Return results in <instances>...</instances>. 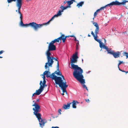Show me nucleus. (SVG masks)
I'll use <instances>...</instances> for the list:
<instances>
[{
	"mask_svg": "<svg viewBox=\"0 0 128 128\" xmlns=\"http://www.w3.org/2000/svg\"><path fill=\"white\" fill-rule=\"evenodd\" d=\"M78 53L76 52L74 54H73L72 57V59L70 58L71 60L70 63L72 68L74 70L73 74L74 77L81 84H84L83 85V87L86 88L88 91V89L86 86L84 84L85 83V80L84 79V77L82 74L83 71L81 68L78 67V65H75L73 64L76 63L77 62V59L78 58L77 56Z\"/></svg>",
	"mask_w": 128,
	"mask_h": 128,
	"instance_id": "1",
	"label": "nucleus"
},
{
	"mask_svg": "<svg viewBox=\"0 0 128 128\" xmlns=\"http://www.w3.org/2000/svg\"><path fill=\"white\" fill-rule=\"evenodd\" d=\"M49 69H48V71H45L44 72V75H46V77L48 78L49 77L51 78L52 80H54L56 84L58 85L61 88L62 90V93L61 94L63 96L64 95V93L65 92L67 94L66 88L68 86V85H66V83L65 81H63L62 78L60 77L57 76L53 74H50V72L49 71Z\"/></svg>",
	"mask_w": 128,
	"mask_h": 128,
	"instance_id": "2",
	"label": "nucleus"
},
{
	"mask_svg": "<svg viewBox=\"0 0 128 128\" xmlns=\"http://www.w3.org/2000/svg\"><path fill=\"white\" fill-rule=\"evenodd\" d=\"M47 56V62L46 63L44 67L46 69L48 68V69H49V67H52V65L54 63L53 60L54 59V57L52 56L51 54L46 53Z\"/></svg>",
	"mask_w": 128,
	"mask_h": 128,
	"instance_id": "3",
	"label": "nucleus"
},
{
	"mask_svg": "<svg viewBox=\"0 0 128 128\" xmlns=\"http://www.w3.org/2000/svg\"><path fill=\"white\" fill-rule=\"evenodd\" d=\"M32 106L35 107L34 108H33L32 109L34 111L33 112L34 114L36 116L38 120H39L40 119H41V114L39 113L40 111V106L36 102Z\"/></svg>",
	"mask_w": 128,
	"mask_h": 128,
	"instance_id": "4",
	"label": "nucleus"
},
{
	"mask_svg": "<svg viewBox=\"0 0 128 128\" xmlns=\"http://www.w3.org/2000/svg\"><path fill=\"white\" fill-rule=\"evenodd\" d=\"M56 50V46L54 45V44L51 42L49 44L48 49L46 53L51 54L50 51L55 50Z\"/></svg>",
	"mask_w": 128,
	"mask_h": 128,
	"instance_id": "5",
	"label": "nucleus"
},
{
	"mask_svg": "<svg viewBox=\"0 0 128 128\" xmlns=\"http://www.w3.org/2000/svg\"><path fill=\"white\" fill-rule=\"evenodd\" d=\"M126 2V1H124L123 2H120L116 0L115 2H113L108 5H106L105 6H103L100 8V10H103L107 6H113V5H120V4H124Z\"/></svg>",
	"mask_w": 128,
	"mask_h": 128,
	"instance_id": "6",
	"label": "nucleus"
},
{
	"mask_svg": "<svg viewBox=\"0 0 128 128\" xmlns=\"http://www.w3.org/2000/svg\"><path fill=\"white\" fill-rule=\"evenodd\" d=\"M30 26L33 28L35 30H37L38 28H41L43 24H37L36 22H32L30 23Z\"/></svg>",
	"mask_w": 128,
	"mask_h": 128,
	"instance_id": "7",
	"label": "nucleus"
},
{
	"mask_svg": "<svg viewBox=\"0 0 128 128\" xmlns=\"http://www.w3.org/2000/svg\"><path fill=\"white\" fill-rule=\"evenodd\" d=\"M38 121L40 126L42 128L44 126L45 123L47 122V121L46 120H43L42 118L41 119H40Z\"/></svg>",
	"mask_w": 128,
	"mask_h": 128,
	"instance_id": "8",
	"label": "nucleus"
},
{
	"mask_svg": "<svg viewBox=\"0 0 128 128\" xmlns=\"http://www.w3.org/2000/svg\"><path fill=\"white\" fill-rule=\"evenodd\" d=\"M93 24L96 27V28L95 30V33L96 34H98V32L99 31V28L98 27V26L97 23L96 22H94Z\"/></svg>",
	"mask_w": 128,
	"mask_h": 128,
	"instance_id": "9",
	"label": "nucleus"
},
{
	"mask_svg": "<svg viewBox=\"0 0 128 128\" xmlns=\"http://www.w3.org/2000/svg\"><path fill=\"white\" fill-rule=\"evenodd\" d=\"M100 44V46L102 48V47L103 48L105 49V47H107V46H106L103 43L101 42V41L99 39H97L96 40Z\"/></svg>",
	"mask_w": 128,
	"mask_h": 128,
	"instance_id": "10",
	"label": "nucleus"
},
{
	"mask_svg": "<svg viewBox=\"0 0 128 128\" xmlns=\"http://www.w3.org/2000/svg\"><path fill=\"white\" fill-rule=\"evenodd\" d=\"M120 52L118 51L116 52L114 51L112 55L113 56L114 58H116L120 57Z\"/></svg>",
	"mask_w": 128,
	"mask_h": 128,
	"instance_id": "11",
	"label": "nucleus"
},
{
	"mask_svg": "<svg viewBox=\"0 0 128 128\" xmlns=\"http://www.w3.org/2000/svg\"><path fill=\"white\" fill-rule=\"evenodd\" d=\"M22 5V3L18 2L17 3H16V6L18 7V10H16V12L20 11V9L21 8Z\"/></svg>",
	"mask_w": 128,
	"mask_h": 128,
	"instance_id": "12",
	"label": "nucleus"
},
{
	"mask_svg": "<svg viewBox=\"0 0 128 128\" xmlns=\"http://www.w3.org/2000/svg\"><path fill=\"white\" fill-rule=\"evenodd\" d=\"M43 90L42 88L40 86V88L38 90H36V95H40Z\"/></svg>",
	"mask_w": 128,
	"mask_h": 128,
	"instance_id": "13",
	"label": "nucleus"
},
{
	"mask_svg": "<svg viewBox=\"0 0 128 128\" xmlns=\"http://www.w3.org/2000/svg\"><path fill=\"white\" fill-rule=\"evenodd\" d=\"M60 39V40H62L63 42H64L66 39L65 36L64 34H62L61 36L60 37H59Z\"/></svg>",
	"mask_w": 128,
	"mask_h": 128,
	"instance_id": "14",
	"label": "nucleus"
},
{
	"mask_svg": "<svg viewBox=\"0 0 128 128\" xmlns=\"http://www.w3.org/2000/svg\"><path fill=\"white\" fill-rule=\"evenodd\" d=\"M72 103H68L67 104H64L63 106V108L65 110L69 109L70 106V105Z\"/></svg>",
	"mask_w": 128,
	"mask_h": 128,
	"instance_id": "15",
	"label": "nucleus"
},
{
	"mask_svg": "<svg viewBox=\"0 0 128 128\" xmlns=\"http://www.w3.org/2000/svg\"><path fill=\"white\" fill-rule=\"evenodd\" d=\"M74 2H75V0H71L67 1L68 6L69 7V8L71 7L70 5L73 3Z\"/></svg>",
	"mask_w": 128,
	"mask_h": 128,
	"instance_id": "16",
	"label": "nucleus"
},
{
	"mask_svg": "<svg viewBox=\"0 0 128 128\" xmlns=\"http://www.w3.org/2000/svg\"><path fill=\"white\" fill-rule=\"evenodd\" d=\"M72 107L74 108H76V105L78 103V102L76 101L73 100L72 102Z\"/></svg>",
	"mask_w": 128,
	"mask_h": 128,
	"instance_id": "17",
	"label": "nucleus"
},
{
	"mask_svg": "<svg viewBox=\"0 0 128 128\" xmlns=\"http://www.w3.org/2000/svg\"><path fill=\"white\" fill-rule=\"evenodd\" d=\"M105 49L107 51L108 54H112L113 53V52L114 51L112 50H109L108 47H105Z\"/></svg>",
	"mask_w": 128,
	"mask_h": 128,
	"instance_id": "18",
	"label": "nucleus"
},
{
	"mask_svg": "<svg viewBox=\"0 0 128 128\" xmlns=\"http://www.w3.org/2000/svg\"><path fill=\"white\" fill-rule=\"evenodd\" d=\"M46 81L45 79H44V80H43V82L42 84V81H40V86L42 87V88H43L44 87V85L46 84Z\"/></svg>",
	"mask_w": 128,
	"mask_h": 128,
	"instance_id": "19",
	"label": "nucleus"
},
{
	"mask_svg": "<svg viewBox=\"0 0 128 128\" xmlns=\"http://www.w3.org/2000/svg\"><path fill=\"white\" fill-rule=\"evenodd\" d=\"M68 8H69V7L68 6H62V5L60 7V8L62 10V11H64V10Z\"/></svg>",
	"mask_w": 128,
	"mask_h": 128,
	"instance_id": "20",
	"label": "nucleus"
},
{
	"mask_svg": "<svg viewBox=\"0 0 128 128\" xmlns=\"http://www.w3.org/2000/svg\"><path fill=\"white\" fill-rule=\"evenodd\" d=\"M91 34H92L94 38V40H96L97 39V38L98 37L97 34H96L95 33V35L94 34V33L92 31L91 32Z\"/></svg>",
	"mask_w": 128,
	"mask_h": 128,
	"instance_id": "21",
	"label": "nucleus"
},
{
	"mask_svg": "<svg viewBox=\"0 0 128 128\" xmlns=\"http://www.w3.org/2000/svg\"><path fill=\"white\" fill-rule=\"evenodd\" d=\"M84 2H82L78 4L76 6L78 8L80 6H82V5L84 4Z\"/></svg>",
	"mask_w": 128,
	"mask_h": 128,
	"instance_id": "22",
	"label": "nucleus"
},
{
	"mask_svg": "<svg viewBox=\"0 0 128 128\" xmlns=\"http://www.w3.org/2000/svg\"><path fill=\"white\" fill-rule=\"evenodd\" d=\"M59 40H60V39L59 38H58L56 39H55L51 42L54 44L56 42H59Z\"/></svg>",
	"mask_w": 128,
	"mask_h": 128,
	"instance_id": "23",
	"label": "nucleus"
},
{
	"mask_svg": "<svg viewBox=\"0 0 128 128\" xmlns=\"http://www.w3.org/2000/svg\"><path fill=\"white\" fill-rule=\"evenodd\" d=\"M63 11H62V10H59L58 12L57 13V14L59 16H61L62 14V12H63Z\"/></svg>",
	"mask_w": 128,
	"mask_h": 128,
	"instance_id": "24",
	"label": "nucleus"
},
{
	"mask_svg": "<svg viewBox=\"0 0 128 128\" xmlns=\"http://www.w3.org/2000/svg\"><path fill=\"white\" fill-rule=\"evenodd\" d=\"M58 70V73H56V74L58 76L59 75L61 76L62 77V78L63 80H65L64 79V76L63 75H62V74L59 71V70Z\"/></svg>",
	"mask_w": 128,
	"mask_h": 128,
	"instance_id": "25",
	"label": "nucleus"
},
{
	"mask_svg": "<svg viewBox=\"0 0 128 128\" xmlns=\"http://www.w3.org/2000/svg\"><path fill=\"white\" fill-rule=\"evenodd\" d=\"M54 60H55L57 61V70H59V64L58 63V60L56 58H55L54 57Z\"/></svg>",
	"mask_w": 128,
	"mask_h": 128,
	"instance_id": "26",
	"label": "nucleus"
},
{
	"mask_svg": "<svg viewBox=\"0 0 128 128\" xmlns=\"http://www.w3.org/2000/svg\"><path fill=\"white\" fill-rule=\"evenodd\" d=\"M16 0H7V1L8 3H11L12 2H15ZM18 2V0H17L16 3Z\"/></svg>",
	"mask_w": 128,
	"mask_h": 128,
	"instance_id": "27",
	"label": "nucleus"
},
{
	"mask_svg": "<svg viewBox=\"0 0 128 128\" xmlns=\"http://www.w3.org/2000/svg\"><path fill=\"white\" fill-rule=\"evenodd\" d=\"M123 54L124 56L125 55L126 56V58H128V53L126 52H124Z\"/></svg>",
	"mask_w": 128,
	"mask_h": 128,
	"instance_id": "28",
	"label": "nucleus"
},
{
	"mask_svg": "<svg viewBox=\"0 0 128 128\" xmlns=\"http://www.w3.org/2000/svg\"><path fill=\"white\" fill-rule=\"evenodd\" d=\"M20 25L22 26H23L24 25V24L23 23V22H22V20H20Z\"/></svg>",
	"mask_w": 128,
	"mask_h": 128,
	"instance_id": "29",
	"label": "nucleus"
},
{
	"mask_svg": "<svg viewBox=\"0 0 128 128\" xmlns=\"http://www.w3.org/2000/svg\"><path fill=\"white\" fill-rule=\"evenodd\" d=\"M51 21L50 20L47 22L45 23H44V24H43V26L44 25H46V24H49L50 23V22Z\"/></svg>",
	"mask_w": 128,
	"mask_h": 128,
	"instance_id": "30",
	"label": "nucleus"
},
{
	"mask_svg": "<svg viewBox=\"0 0 128 128\" xmlns=\"http://www.w3.org/2000/svg\"><path fill=\"white\" fill-rule=\"evenodd\" d=\"M4 51V50H2L0 51V54H2ZM2 58V57L0 56V58Z\"/></svg>",
	"mask_w": 128,
	"mask_h": 128,
	"instance_id": "31",
	"label": "nucleus"
},
{
	"mask_svg": "<svg viewBox=\"0 0 128 128\" xmlns=\"http://www.w3.org/2000/svg\"><path fill=\"white\" fill-rule=\"evenodd\" d=\"M123 63V62L122 61H119V63L118 64V68H119V66L121 64Z\"/></svg>",
	"mask_w": 128,
	"mask_h": 128,
	"instance_id": "32",
	"label": "nucleus"
},
{
	"mask_svg": "<svg viewBox=\"0 0 128 128\" xmlns=\"http://www.w3.org/2000/svg\"><path fill=\"white\" fill-rule=\"evenodd\" d=\"M97 12H96V11L94 13V18H95L96 17V16L98 14V13H97Z\"/></svg>",
	"mask_w": 128,
	"mask_h": 128,
	"instance_id": "33",
	"label": "nucleus"
},
{
	"mask_svg": "<svg viewBox=\"0 0 128 128\" xmlns=\"http://www.w3.org/2000/svg\"><path fill=\"white\" fill-rule=\"evenodd\" d=\"M30 26V23L28 24H24L23 26Z\"/></svg>",
	"mask_w": 128,
	"mask_h": 128,
	"instance_id": "34",
	"label": "nucleus"
},
{
	"mask_svg": "<svg viewBox=\"0 0 128 128\" xmlns=\"http://www.w3.org/2000/svg\"><path fill=\"white\" fill-rule=\"evenodd\" d=\"M20 20H22V14H21V15H20Z\"/></svg>",
	"mask_w": 128,
	"mask_h": 128,
	"instance_id": "35",
	"label": "nucleus"
},
{
	"mask_svg": "<svg viewBox=\"0 0 128 128\" xmlns=\"http://www.w3.org/2000/svg\"><path fill=\"white\" fill-rule=\"evenodd\" d=\"M61 110L60 109H59L58 110V112L59 113V114H61Z\"/></svg>",
	"mask_w": 128,
	"mask_h": 128,
	"instance_id": "36",
	"label": "nucleus"
},
{
	"mask_svg": "<svg viewBox=\"0 0 128 128\" xmlns=\"http://www.w3.org/2000/svg\"><path fill=\"white\" fill-rule=\"evenodd\" d=\"M54 16L55 17H58V16H59L57 14L54 15Z\"/></svg>",
	"mask_w": 128,
	"mask_h": 128,
	"instance_id": "37",
	"label": "nucleus"
},
{
	"mask_svg": "<svg viewBox=\"0 0 128 128\" xmlns=\"http://www.w3.org/2000/svg\"><path fill=\"white\" fill-rule=\"evenodd\" d=\"M55 17H54V16L53 17H52V18H51L50 19V20L51 21L52 20L55 18Z\"/></svg>",
	"mask_w": 128,
	"mask_h": 128,
	"instance_id": "38",
	"label": "nucleus"
},
{
	"mask_svg": "<svg viewBox=\"0 0 128 128\" xmlns=\"http://www.w3.org/2000/svg\"><path fill=\"white\" fill-rule=\"evenodd\" d=\"M55 17H54V16L53 17H52V18H51L50 19V20L51 21L52 20L55 18Z\"/></svg>",
	"mask_w": 128,
	"mask_h": 128,
	"instance_id": "39",
	"label": "nucleus"
},
{
	"mask_svg": "<svg viewBox=\"0 0 128 128\" xmlns=\"http://www.w3.org/2000/svg\"><path fill=\"white\" fill-rule=\"evenodd\" d=\"M67 1L66 0H65L63 4H64H64H66V3H67Z\"/></svg>",
	"mask_w": 128,
	"mask_h": 128,
	"instance_id": "40",
	"label": "nucleus"
},
{
	"mask_svg": "<svg viewBox=\"0 0 128 128\" xmlns=\"http://www.w3.org/2000/svg\"><path fill=\"white\" fill-rule=\"evenodd\" d=\"M78 45L76 44V50H78Z\"/></svg>",
	"mask_w": 128,
	"mask_h": 128,
	"instance_id": "41",
	"label": "nucleus"
},
{
	"mask_svg": "<svg viewBox=\"0 0 128 128\" xmlns=\"http://www.w3.org/2000/svg\"><path fill=\"white\" fill-rule=\"evenodd\" d=\"M58 73V72H57V71H56L54 73H52L51 74H54V75H55V74H56V73Z\"/></svg>",
	"mask_w": 128,
	"mask_h": 128,
	"instance_id": "42",
	"label": "nucleus"
},
{
	"mask_svg": "<svg viewBox=\"0 0 128 128\" xmlns=\"http://www.w3.org/2000/svg\"><path fill=\"white\" fill-rule=\"evenodd\" d=\"M34 95H36V92L32 94V96H34Z\"/></svg>",
	"mask_w": 128,
	"mask_h": 128,
	"instance_id": "43",
	"label": "nucleus"
},
{
	"mask_svg": "<svg viewBox=\"0 0 128 128\" xmlns=\"http://www.w3.org/2000/svg\"><path fill=\"white\" fill-rule=\"evenodd\" d=\"M85 100L86 102H89L90 101V100L88 99H86Z\"/></svg>",
	"mask_w": 128,
	"mask_h": 128,
	"instance_id": "44",
	"label": "nucleus"
},
{
	"mask_svg": "<svg viewBox=\"0 0 128 128\" xmlns=\"http://www.w3.org/2000/svg\"><path fill=\"white\" fill-rule=\"evenodd\" d=\"M18 13L21 15V14H21V12L20 11H18Z\"/></svg>",
	"mask_w": 128,
	"mask_h": 128,
	"instance_id": "45",
	"label": "nucleus"
},
{
	"mask_svg": "<svg viewBox=\"0 0 128 128\" xmlns=\"http://www.w3.org/2000/svg\"><path fill=\"white\" fill-rule=\"evenodd\" d=\"M100 10V9L97 10L96 12H99Z\"/></svg>",
	"mask_w": 128,
	"mask_h": 128,
	"instance_id": "46",
	"label": "nucleus"
},
{
	"mask_svg": "<svg viewBox=\"0 0 128 128\" xmlns=\"http://www.w3.org/2000/svg\"><path fill=\"white\" fill-rule=\"evenodd\" d=\"M22 0H18V2L22 3Z\"/></svg>",
	"mask_w": 128,
	"mask_h": 128,
	"instance_id": "47",
	"label": "nucleus"
},
{
	"mask_svg": "<svg viewBox=\"0 0 128 128\" xmlns=\"http://www.w3.org/2000/svg\"><path fill=\"white\" fill-rule=\"evenodd\" d=\"M46 86H47V85H46V84H45L44 85V87L43 88H42L43 90H44V88L45 87V86L46 87Z\"/></svg>",
	"mask_w": 128,
	"mask_h": 128,
	"instance_id": "48",
	"label": "nucleus"
},
{
	"mask_svg": "<svg viewBox=\"0 0 128 128\" xmlns=\"http://www.w3.org/2000/svg\"><path fill=\"white\" fill-rule=\"evenodd\" d=\"M69 36L70 37H74L75 36L74 35H71L70 36Z\"/></svg>",
	"mask_w": 128,
	"mask_h": 128,
	"instance_id": "49",
	"label": "nucleus"
},
{
	"mask_svg": "<svg viewBox=\"0 0 128 128\" xmlns=\"http://www.w3.org/2000/svg\"><path fill=\"white\" fill-rule=\"evenodd\" d=\"M69 36H65V37L66 38H66H68V37H70Z\"/></svg>",
	"mask_w": 128,
	"mask_h": 128,
	"instance_id": "50",
	"label": "nucleus"
},
{
	"mask_svg": "<svg viewBox=\"0 0 128 128\" xmlns=\"http://www.w3.org/2000/svg\"><path fill=\"white\" fill-rule=\"evenodd\" d=\"M43 74H44V73H43ZM44 75H44V76L43 77V78L44 80V79H45V76H44Z\"/></svg>",
	"mask_w": 128,
	"mask_h": 128,
	"instance_id": "51",
	"label": "nucleus"
},
{
	"mask_svg": "<svg viewBox=\"0 0 128 128\" xmlns=\"http://www.w3.org/2000/svg\"><path fill=\"white\" fill-rule=\"evenodd\" d=\"M39 101V99H38L36 100V102H38Z\"/></svg>",
	"mask_w": 128,
	"mask_h": 128,
	"instance_id": "52",
	"label": "nucleus"
},
{
	"mask_svg": "<svg viewBox=\"0 0 128 128\" xmlns=\"http://www.w3.org/2000/svg\"><path fill=\"white\" fill-rule=\"evenodd\" d=\"M126 1V2H125V3L124 4H123V5H124V4H125L126 2H128V1H126V0H124L122 2H123L124 1Z\"/></svg>",
	"mask_w": 128,
	"mask_h": 128,
	"instance_id": "53",
	"label": "nucleus"
},
{
	"mask_svg": "<svg viewBox=\"0 0 128 128\" xmlns=\"http://www.w3.org/2000/svg\"><path fill=\"white\" fill-rule=\"evenodd\" d=\"M88 36H89V37H90V34H88Z\"/></svg>",
	"mask_w": 128,
	"mask_h": 128,
	"instance_id": "54",
	"label": "nucleus"
},
{
	"mask_svg": "<svg viewBox=\"0 0 128 128\" xmlns=\"http://www.w3.org/2000/svg\"><path fill=\"white\" fill-rule=\"evenodd\" d=\"M74 38H75L74 40H75V41H76V38L75 37H74Z\"/></svg>",
	"mask_w": 128,
	"mask_h": 128,
	"instance_id": "55",
	"label": "nucleus"
},
{
	"mask_svg": "<svg viewBox=\"0 0 128 128\" xmlns=\"http://www.w3.org/2000/svg\"><path fill=\"white\" fill-rule=\"evenodd\" d=\"M77 44V45H79V42H77V44Z\"/></svg>",
	"mask_w": 128,
	"mask_h": 128,
	"instance_id": "56",
	"label": "nucleus"
},
{
	"mask_svg": "<svg viewBox=\"0 0 128 128\" xmlns=\"http://www.w3.org/2000/svg\"><path fill=\"white\" fill-rule=\"evenodd\" d=\"M121 71H122L123 72H126L125 71H124L122 70H121Z\"/></svg>",
	"mask_w": 128,
	"mask_h": 128,
	"instance_id": "57",
	"label": "nucleus"
},
{
	"mask_svg": "<svg viewBox=\"0 0 128 128\" xmlns=\"http://www.w3.org/2000/svg\"><path fill=\"white\" fill-rule=\"evenodd\" d=\"M119 68V70H120V71H121V70L120 69V68H119H119Z\"/></svg>",
	"mask_w": 128,
	"mask_h": 128,
	"instance_id": "58",
	"label": "nucleus"
},
{
	"mask_svg": "<svg viewBox=\"0 0 128 128\" xmlns=\"http://www.w3.org/2000/svg\"><path fill=\"white\" fill-rule=\"evenodd\" d=\"M30 0H26V1L27 2H28L29 1H30Z\"/></svg>",
	"mask_w": 128,
	"mask_h": 128,
	"instance_id": "59",
	"label": "nucleus"
},
{
	"mask_svg": "<svg viewBox=\"0 0 128 128\" xmlns=\"http://www.w3.org/2000/svg\"><path fill=\"white\" fill-rule=\"evenodd\" d=\"M57 88H58V86L57 85H56V86Z\"/></svg>",
	"mask_w": 128,
	"mask_h": 128,
	"instance_id": "60",
	"label": "nucleus"
},
{
	"mask_svg": "<svg viewBox=\"0 0 128 128\" xmlns=\"http://www.w3.org/2000/svg\"><path fill=\"white\" fill-rule=\"evenodd\" d=\"M126 72V73H128V72Z\"/></svg>",
	"mask_w": 128,
	"mask_h": 128,
	"instance_id": "61",
	"label": "nucleus"
},
{
	"mask_svg": "<svg viewBox=\"0 0 128 128\" xmlns=\"http://www.w3.org/2000/svg\"><path fill=\"white\" fill-rule=\"evenodd\" d=\"M83 61V60L82 59V61Z\"/></svg>",
	"mask_w": 128,
	"mask_h": 128,
	"instance_id": "62",
	"label": "nucleus"
},
{
	"mask_svg": "<svg viewBox=\"0 0 128 128\" xmlns=\"http://www.w3.org/2000/svg\"><path fill=\"white\" fill-rule=\"evenodd\" d=\"M98 12H97V13H98Z\"/></svg>",
	"mask_w": 128,
	"mask_h": 128,
	"instance_id": "63",
	"label": "nucleus"
},
{
	"mask_svg": "<svg viewBox=\"0 0 128 128\" xmlns=\"http://www.w3.org/2000/svg\"><path fill=\"white\" fill-rule=\"evenodd\" d=\"M98 12H97V13H98Z\"/></svg>",
	"mask_w": 128,
	"mask_h": 128,
	"instance_id": "64",
	"label": "nucleus"
}]
</instances>
